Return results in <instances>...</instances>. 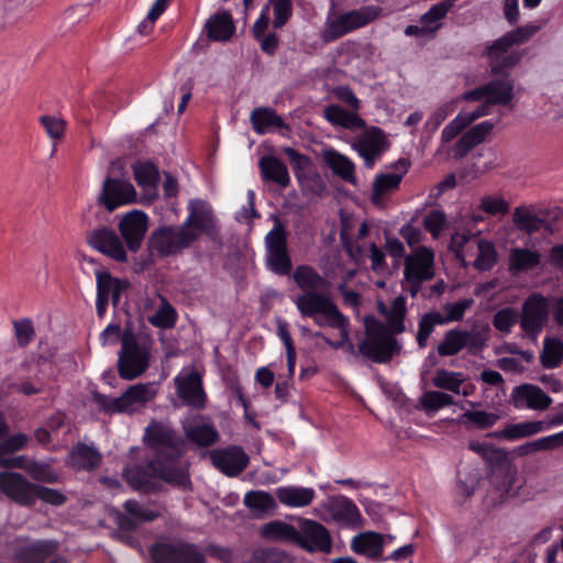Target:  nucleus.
Returning a JSON list of instances; mask_svg holds the SVG:
<instances>
[{
	"mask_svg": "<svg viewBox=\"0 0 563 563\" xmlns=\"http://www.w3.org/2000/svg\"><path fill=\"white\" fill-rule=\"evenodd\" d=\"M143 442L152 450L165 483L180 488L191 485L189 464L183 459L184 441L167 423L152 420L145 428Z\"/></svg>",
	"mask_w": 563,
	"mask_h": 563,
	"instance_id": "1",
	"label": "nucleus"
},
{
	"mask_svg": "<svg viewBox=\"0 0 563 563\" xmlns=\"http://www.w3.org/2000/svg\"><path fill=\"white\" fill-rule=\"evenodd\" d=\"M294 303L301 317L311 318L316 324L320 327L328 325L333 329H338L340 332L339 341H331L321 332H316V338H321L329 346L334 350L342 349L346 344L349 350L354 349L353 344L350 343V321L333 302V300L324 292L319 291H307L297 296L294 299Z\"/></svg>",
	"mask_w": 563,
	"mask_h": 563,
	"instance_id": "2",
	"label": "nucleus"
},
{
	"mask_svg": "<svg viewBox=\"0 0 563 563\" xmlns=\"http://www.w3.org/2000/svg\"><path fill=\"white\" fill-rule=\"evenodd\" d=\"M486 101L472 111H461L442 132L443 142H450L477 119L490 113L492 106H507L515 97V81L509 76L492 79L484 84Z\"/></svg>",
	"mask_w": 563,
	"mask_h": 563,
	"instance_id": "3",
	"label": "nucleus"
},
{
	"mask_svg": "<svg viewBox=\"0 0 563 563\" xmlns=\"http://www.w3.org/2000/svg\"><path fill=\"white\" fill-rule=\"evenodd\" d=\"M0 492L14 503L26 507L33 506L37 499L53 506H60L67 500L62 492L32 483L15 472H0Z\"/></svg>",
	"mask_w": 563,
	"mask_h": 563,
	"instance_id": "4",
	"label": "nucleus"
},
{
	"mask_svg": "<svg viewBox=\"0 0 563 563\" xmlns=\"http://www.w3.org/2000/svg\"><path fill=\"white\" fill-rule=\"evenodd\" d=\"M538 25H523L512 31L507 32L505 35L494 41L487 46V56L492 73L494 74H506L508 69L516 66L522 57V54L514 49V46H518L528 40H530L538 31Z\"/></svg>",
	"mask_w": 563,
	"mask_h": 563,
	"instance_id": "5",
	"label": "nucleus"
},
{
	"mask_svg": "<svg viewBox=\"0 0 563 563\" xmlns=\"http://www.w3.org/2000/svg\"><path fill=\"white\" fill-rule=\"evenodd\" d=\"M121 344L118 360L119 374L124 379H134L148 367L153 340L147 334L125 330L122 333Z\"/></svg>",
	"mask_w": 563,
	"mask_h": 563,
	"instance_id": "6",
	"label": "nucleus"
},
{
	"mask_svg": "<svg viewBox=\"0 0 563 563\" xmlns=\"http://www.w3.org/2000/svg\"><path fill=\"white\" fill-rule=\"evenodd\" d=\"M382 12L378 5H364L344 13H330L327 16L321 38L324 43L333 42L345 34L364 27L375 21Z\"/></svg>",
	"mask_w": 563,
	"mask_h": 563,
	"instance_id": "7",
	"label": "nucleus"
},
{
	"mask_svg": "<svg viewBox=\"0 0 563 563\" xmlns=\"http://www.w3.org/2000/svg\"><path fill=\"white\" fill-rule=\"evenodd\" d=\"M365 339L358 344L360 353L375 363H387L400 350L386 325L375 318L365 319Z\"/></svg>",
	"mask_w": 563,
	"mask_h": 563,
	"instance_id": "8",
	"label": "nucleus"
},
{
	"mask_svg": "<svg viewBox=\"0 0 563 563\" xmlns=\"http://www.w3.org/2000/svg\"><path fill=\"white\" fill-rule=\"evenodd\" d=\"M474 303L473 298H463L442 306V311L432 310L421 316L418 323L417 343L424 349L437 325H444L463 320L466 310Z\"/></svg>",
	"mask_w": 563,
	"mask_h": 563,
	"instance_id": "9",
	"label": "nucleus"
},
{
	"mask_svg": "<svg viewBox=\"0 0 563 563\" xmlns=\"http://www.w3.org/2000/svg\"><path fill=\"white\" fill-rule=\"evenodd\" d=\"M196 236L180 225H165L154 230L148 240V250L159 257L175 256L189 249Z\"/></svg>",
	"mask_w": 563,
	"mask_h": 563,
	"instance_id": "10",
	"label": "nucleus"
},
{
	"mask_svg": "<svg viewBox=\"0 0 563 563\" xmlns=\"http://www.w3.org/2000/svg\"><path fill=\"white\" fill-rule=\"evenodd\" d=\"M404 277L408 291L417 296L422 284L434 277V252L427 246H419L405 257Z\"/></svg>",
	"mask_w": 563,
	"mask_h": 563,
	"instance_id": "11",
	"label": "nucleus"
},
{
	"mask_svg": "<svg viewBox=\"0 0 563 563\" xmlns=\"http://www.w3.org/2000/svg\"><path fill=\"white\" fill-rule=\"evenodd\" d=\"M265 245L268 269L277 275H288L292 265L287 249L286 231L279 221L275 223L265 236Z\"/></svg>",
	"mask_w": 563,
	"mask_h": 563,
	"instance_id": "12",
	"label": "nucleus"
},
{
	"mask_svg": "<svg viewBox=\"0 0 563 563\" xmlns=\"http://www.w3.org/2000/svg\"><path fill=\"white\" fill-rule=\"evenodd\" d=\"M115 168L122 170L123 165L121 163H112L99 197V201L110 211L120 206L134 202L136 199L133 185L126 179L114 177Z\"/></svg>",
	"mask_w": 563,
	"mask_h": 563,
	"instance_id": "13",
	"label": "nucleus"
},
{
	"mask_svg": "<svg viewBox=\"0 0 563 563\" xmlns=\"http://www.w3.org/2000/svg\"><path fill=\"white\" fill-rule=\"evenodd\" d=\"M283 152L289 158L303 192L321 197L325 192L327 186L322 177L312 169L311 159L289 146L285 147Z\"/></svg>",
	"mask_w": 563,
	"mask_h": 563,
	"instance_id": "14",
	"label": "nucleus"
},
{
	"mask_svg": "<svg viewBox=\"0 0 563 563\" xmlns=\"http://www.w3.org/2000/svg\"><path fill=\"white\" fill-rule=\"evenodd\" d=\"M549 320V302L540 294L529 296L522 303L519 323L523 332L536 339Z\"/></svg>",
	"mask_w": 563,
	"mask_h": 563,
	"instance_id": "15",
	"label": "nucleus"
},
{
	"mask_svg": "<svg viewBox=\"0 0 563 563\" xmlns=\"http://www.w3.org/2000/svg\"><path fill=\"white\" fill-rule=\"evenodd\" d=\"M388 145L384 131L380 128L371 126L355 137L352 147L363 158L364 165L367 168H373Z\"/></svg>",
	"mask_w": 563,
	"mask_h": 563,
	"instance_id": "16",
	"label": "nucleus"
},
{
	"mask_svg": "<svg viewBox=\"0 0 563 563\" xmlns=\"http://www.w3.org/2000/svg\"><path fill=\"white\" fill-rule=\"evenodd\" d=\"M297 544L309 553L329 554L332 551L330 532L321 523L311 519H300Z\"/></svg>",
	"mask_w": 563,
	"mask_h": 563,
	"instance_id": "17",
	"label": "nucleus"
},
{
	"mask_svg": "<svg viewBox=\"0 0 563 563\" xmlns=\"http://www.w3.org/2000/svg\"><path fill=\"white\" fill-rule=\"evenodd\" d=\"M409 167V161L400 158L391 166V172H386L375 177L371 196V200L375 206H383L388 196L399 188Z\"/></svg>",
	"mask_w": 563,
	"mask_h": 563,
	"instance_id": "18",
	"label": "nucleus"
},
{
	"mask_svg": "<svg viewBox=\"0 0 563 563\" xmlns=\"http://www.w3.org/2000/svg\"><path fill=\"white\" fill-rule=\"evenodd\" d=\"M178 397L196 409H202L207 396L202 386L201 375L196 369H184L174 379Z\"/></svg>",
	"mask_w": 563,
	"mask_h": 563,
	"instance_id": "19",
	"label": "nucleus"
},
{
	"mask_svg": "<svg viewBox=\"0 0 563 563\" xmlns=\"http://www.w3.org/2000/svg\"><path fill=\"white\" fill-rule=\"evenodd\" d=\"M188 216L181 225L196 236L201 234L211 235L214 230V216L211 207L203 200L195 199L188 203Z\"/></svg>",
	"mask_w": 563,
	"mask_h": 563,
	"instance_id": "20",
	"label": "nucleus"
},
{
	"mask_svg": "<svg viewBox=\"0 0 563 563\" xmlns=\"http://www.w3.org/2000/svg\"><path fill=\"white\" fill-rule=\"evenodd\" d=\"M87 241L90 246L117 262L124 263L128 260L121 239L111 229L93 230L88 234Z\"/></svg>",
	"mask_w": 563,
	"mask_h": 563,
	"instance_id": "21",
	"label": "nucleus"
},
{
	"mask_svg": "<svg viewBox=\"0 0 563 563\" xmlns=\"http://www.w3.org/2000/svg\"><path fill=\"white\" fill-rule=\"evenodd\" d=\"M510 404L520 410H545L551 406L552 398L537 385L522 384L512 389Z\"/></svg>",
	"mask_w": 563,
	"mask_h": 563,
	"instance_id": "22",
	"label": "nucleus"
},
{
	"mask_svg": "<svg viewBox=\"0 0 563 563\" xmlns=\"http://www.w3.org/2000/svg\"><path fill=\"white\" fill-rule=\"evenodd\" d=\"M210 457L216 468L230 477L241 474L250 462L247 454L240 446L214 450Z\"/></svg>",
	"mask_w": 563,
	"mask_h": 563,
	"instance_id": "23",
	"label": "nucleus"
},
{
	"mask_svg": "<svg viewBox=\"0 0 563 563\" xmlns=\"http://www.w3.org/2000/svg\"><path fill=\"white\" fill-rule=\"evenodd\" d=\"M147 216L143 211L128 212L119 223L121 236L131 252H137L147 231Z\"/></svg>",
	"mask_w": 563,
	"mask_h": 563,
	"instance_id": "24",
	"label": "nucleus"
},
{
	"mask_svg": "<svg viewBox=\"0 0 563 563\" xmlns=\"http://www.w3.org/2000/svg\"><path fill=\"white\" fill-rule=\"evenodd\" d=\"M157 391L155 383H139L130 386L119 396L122 413H133L145 408L156 397Z\"/></svg>",
	"mask_w": 563,
	"mask_h": 563,
	"instance_id": "25",
	"label": "nucleus"
},
{
	"mask_svg": "<svg viewBox=\"0 0 563 563\" xmlns=\"http://www.w3.org/2000/svg\"><path fill=\"white\" fill-rule=\"evenodd\" d=\"M125 514H119L117 523L122 532L134 531L140 523L151 522L161 516L156 509L145 507L134 499H129L123 504Z\"/></svg>",
	"mask_w": 563,
	"mask_h": 563,
	"instance_id": "26",
	"label": "nucleus"
},
{
	"mask_svg": "<svg viewBox=\"0 0 563 563\" xmlns=\"http://www.w3.org/2000/svg\"><path fill=\"white\" fill-rule=\"evenodd\" d=\"M157 466L156 459L153 457L144 465L125 466L123 474L133 488L148 493L155 488L154 479L163 481Z\"/></svg>",
	"mask_w": 563,
	"mask_h": 563,
	"instance_id": "27",
	"label": "nucleus"
},
{
	"mask_svg": "<svg viewBox=\"0 0 563 563\" xmlns=\"http://www.w3.org/2000/svg\"><path fill=\"white\" fill-rule=\"evenodd\" d=\"M253 130L260 134L272 133L276 130L279 131L282 136H288L290 133L289 125L277 112L268 107L255 108L250 115Z\"/></svg>",
	"mask_w": 563,
	"mask_h": 563,
	"instance_id": "28",
	"label": "nucleus"
},
{
	"mask_svg": "<svg viewBox=\"0 0 563 563\" xmlns=\"http://www.w3.org/2000/svg\"><path fill=\"white\" fill-rule=\"evenodd\" d=\"M102 462V454L93 444L78 442L67 454L66 463L76 471L92 472Z\"/></svg>",
	"mask_w": 563,
	"mask_h": 563,
	"instance_id": "29",
	"label": "nucleus"
},
{
	"mask_svg": "<svg viewBox=\"0 0 563 563\" xmlns=\"http://www.w3.org/2000/svg\"><path fill=\"white\" fill-rule=\"evenodd\" d=\"M277 500L289 508H303L309 506L314 497L316 490L311 487L295 485L280 486L275 489Z\"/></svg>",
	"mask_w": 563,
	"mask_h": 563,
	"instance_id": "30",
	"label": "nucleus"
},
{
	"mask_svg": "<svg viewBox=\"0 0 563 563\" xmlns=\"http://www.w3.org/2000/svg\"><path fill=\"white\" fill-rule=\"evenodd\" d=\"M323 507L331 520L341 525H351L360 516L356 505L345 496L330 498Z\"/></svg>",
	"mask_w": 563,
	"mask_h": 563,
	"instance_id": "31",
	"label": "nucleus"
},
{
	"mask_svg": "<svg viewBox=\"0 0 563 563\" xmlns=\"http://www.w3.org/2000/svg\"><path fill=\"white\" fill-rule=\"evenodd\" d=\"M205 30L207 37L211 41H229L235 31L231 13L223 10L210 16L205 24Z\"/></svg>",
	"mask_w": 563,
	"mask_h": 563,
	"instance_id": "32",
	"label": "nucleus"
},
{
	"mask_svg": "<svg viewBox=\"0 0 563 563\" xmlns=\"http://www.w3.org/2000/svg\"><path fill=\"white\" fill-rule=\"evenodd\" d=\"M258 167L263 180L274 183L286 188L290 184V176L287 166L277 157L265 155L258 161Z\"/></svg>",
	"mask_w": 563,
	"mask_h": 563,
	"instance_id": "33",
	"label": "nucleus"
},
{
	"mask_svg": "<svg viewBox=\"0 0 563 563\" xmlns=\"http://www.w3.org/2000/svg\"><path fill=\"white\" fill-rule=\"evenodd\" d=\"M324 118L334 126L344 128L351 131L365 128V121L356 111H347L339 104H330L324 109Z\"/></svg>",
	"mask_w": 563,
	"mask_h": 563,
	"instance_id": "34",
	"label": "nucleus"
},
{
	"mask_svg": "<svg viewBox=\"0 0 563 563\" xmlns=\"http://www.w3.org/2000/svg\"><path fill=\"white\" fill-rule=\"evenodd\" d=\"M261 536L273 542H284L295 545L299 537L297 528L282 520H273L265 523L261 529Z\"/></svg>",
	"mask_w": 563,
	"mask_h": 563,
	"instance_id": "35",
	"label": "nucleus"
},
{
	"mask_svg": "<svg viewBox=\"0 0 563 563\" xmlns=\"http://www.w3.org/2000/svg\"><path fill=\"white\" fill-rule=\"evenodd\" d=\"M512 223L521 232L533 234L545 223L533 206H519L514 209Z\"/></svg>",
	"mask_w": 563,
	"mask_h": 563,
	"instance_id": "36",
	"label": "nucleus"
},
{
	"mask_svg": "<svg viewBox=\"0 0 563 563\" xmlns=\"http://www.w3.org/2000/svg\"><path fill=\"white\" fill-rule=\"evenodd\" d=\"M541 258L542 255L539 251L514 247L509 253V271L512 274H519L534 269L540 265Z\"/></svg>",
	"mask_w": 563,
	"mask_h": 563,
	"instance_id": "37",
	"label": "nucleus"
},
{
	"mask_svg": "<svg viewBox=\"0 0 563 563\" xmlns=\"http://www.w3.org/2000/svg\"><path fill=\"white\" fill-rule=\"evenodd\" d=\"M93 272L97 280V296L111 299L113 305H118L125 283L112 277L109 272L102 271L100 267H95Z\"/></svg>",
	"mask_w": 563,
	"mask_h": 563,
	"instance_id": "38",
	"label": "nucleus"
},
{
	"mask_svg": "<svg viewBox=\"0 0 563 563\" xmlns=\"http://www.w3.org/2000/svg\"><path fill=\"white\" fill-rule=\"evenodd\" d=\"M186 438L199 446H210L219 439V433L212 423L190 422L184 426Z\"/></svg>",
	"mask_w": 563,
	"mask_h": 563,
	"instance_id": "39",
	"label": "nucleus"
},
{
	"mask_svg": "<svg viewBox=\"0 0 563 563\" xmlns=\"http://www.w3.org/2000/svg\"><path fill=\"white\" fill-rule=\"evenodd\" d=\"M324 161L333 174L346 183L355 184V165L345 155L334 151H325Z\"/></svg>",
	"mask_w": 563,
	"mask_h": 563,
	"instance_id": "40",
	"label": "nucleus"
},
{
	"mask_svg": "<svg viewBox=\"0 0 563 563\" xmlns=\"http://www.w3.org/2000/svg\"><path fill=\"white\" fill-rule=\"evenodd\" d=\"M29 441L24 433H16L0 443V465L3 467H22L24 456L7 459L5 455L23 449Z\"/></svg>",
	"mask_w": 563,
	"mask_h": 563,
	"instance_id": "41",
	"label": "nucleus"
},
{
	"mask_svg": "<svg viewBox=\"0 0 563 563\" xmlns=\"http://www.w3.org/2000/svg\"><path fill=\"white\" fill-rule=\"evenodd\" d=\"M55 550L49 541H38L20 548L14 556L20 563H44L45 559Z\"/></svg>",
	"mask_w": 563,
	"mask_h": 563,
	"instance_id": "42",
	"label": "nucleus"
},
{
	"mask_svg": "<svg viewBox=\"0 0 563 563\" xmlns=\"http://www.w3.org/2000/svg\"><path fill=\"white\" fill-rule=\"evenodd\" d=\"M468 331L461 329H451L444 333L437 351L440 356H453L466 347Z\"/></svg>",
	"mask_w": 563,
	"mask_h": 563,
	"instance_id": "43",
	"label": "nucleus"
},
{
	"mask_svg": "<svg viewBox=\"0 0 563 563\" xmlns=\"http://www.w3.org/2000/svg\"><path fill=\"white\" fill-rule=\"evenodd\" d=\"M545 428L547 424L543 421H526L508 424L501 431H499L497 435L509 441H515L538 434L544 431Z\"/></svg>",
	"mask_w": 563,
	"mask_h": 563,
	"instance_id": "44",
	"label": "nucleus"
},
{
	"mask_svg": "<svg viewBox=\"0 0 563 563\" xmlns=\"http://www.w3.org/2000/svg\"><path fill=\"white\" fill-rule=\"evenodd\" d=\"M540 361L545 368L559 367L563 361V341L555 336H545Z\"/></svg>",
	"mask_w": 563,
	"mask_h": 563,
	"instance_id": "45",
	"label": "nucleus"
},
{
	"mask_svg": "<svg viewBox=\"0 0 563 563\" xmlns=\"http://www.w3.org/2000/svg\"><path fill=\"white\" fill-rule=\"evenodd\" d=\"M516 472L510 466H497L493 468L489 482L500 498L511 492Z\"/></svg>",
	"mask_w": 563,
	"mask_h": 563,
	"instance_id": "46",
	"label": "nucleus"
},
{
	"mask_svg": "<svg viewBox=\"0 0 563 563\" xmlns=\"http://www.w3.org/2000/svg\"><path fill=\"white\" fill-rule=\"evenodd\" d=\"M36 482L48 484L58 483L60 475L55 471L48 462L32 461L27 464L22 462V467Z\"/></svg>",
	"mask_w": 563,
	"mask_h": 563,
	"instance_id": "47",
	"label": "nucleus"
},
{
	"mask_svg": "<svg viewBox=\"0 0 563 563\" xmlns=\"http://www.w3.org/2000/svg\"><path fill=\"white\" fill-rule=\"evenodd\" d=\"M294 280L303 292L316 291L324 283L317 271L308 265H300L295 269Z\"/></svg>",
	"mask_w": 563,
	"mask_h": 563,
	"instance_id": "48",
	"label": "nucleus"
},
{
	"mask_svg": "<svg viewBox=\"0 0 563 563\" xmlns=\"http://www.w3.org/2000/svg\"><path fill=\"white\" fill-rule=\"evenodd\" d=\"M177 311L164 297L156 312L147 318L148 322L159 329H172L177 322Z\"/></svg>",
	"mask_w": 563,
	"mask_h": 563,
	"instance_id": "49",
	"label": "nucleus"
},
{
	"mask_svg": "<svg viewBox=\"0 0 563 563\" xmlns=\"http://www.w3.org/2000/svg\"><path fill=\"white\" fill-rule=\"evenodd\" d=\"M406 300L402 297H397L387 313V331L388 333L399 334L406 330L405 318H406Z\"/></svg>",
	"mask_w": 563,
	"mask_h": 563,
	"instance_id": "50",
	"label": "nucleus"
},
{
	"mask_svg": "<svg viewBox=\"0 0 563 563\" xmlns=\"http://www.w3.org/2000/svg\"><path fill=\"white\" fill-rule=\"evenodd\" d=\"M352 547L354 551L368 556H379L383 553L382 537L377 533H364L354 538Z\"/></svg>",
	"mask_w": 563,
	"mask_h": 563,
	"instance_id": "51",
	"label": "nucleus"
},
{
	"mask_svg": "<svg viewBox=\"0 0 563 563\" xmlns=\"http://www.w3.org/2000/svg\"><path fill=\"white\" fill-rule=\"evenodd\" d=\"M465 382L463 373L446 369H438L432 378V384L442 389H446L460 395L461 387Z\"/></svg>",
	"mask_w": 563,
	"mask_h": 563,
	"instance_id": "52",
	"label": "nucleus"
},
{
	"mask_svg": "<svg viewBox=\"0 0 563 563\" xmlns=\"http://www.w3.org/2000/svg\"><path fill=\"white\" fill-rule=\"evenodd\" d=\"M499 420V416L494 412L483 410H468L462 413L457 421L465 427L473 424L479 429H487L493 427Z\"/></svg>",
	"mask_w": 563,
	"mask_h": 563,
	"instance_id": "53",
	"label": "nucleus"
},
{
	"mask_svg": "<svg viewBox=\"0 0 563 563\" xmlns=\"http://www.w3.org/2000/svg\"><path fill=\"white\" fill-rule=\"evenodd\" d=\"M455 0H443L433 4L420 19L423 27L428 30H437L438 22L442 20L453 8Z\"/></svg>",
	"mask_w": 563,
	"mask_h": 563,
	"instance_id": "54",
	"label": "nucleus"
},
{
	"mask_svg": "<svg viewBox=\"0 0 563 563\" xmlns=\"http://www.w3.org/2000/svg\"><path fill=\"white\" fill-rule=\"evenodd\" d=\"M133 170L134 178L139 186H141L144 189L155 188L158 181L159 173L154 164L150 162L136 164L133 167Z\"/></svg>",
	"mask_w": 563,
	"mask_h": 563,
	"instance_id": "55",
	"label": "nucleus"
},
{
	"mask_svg": "<svg viewBox=\"0 0 563 563\" xmlns=\"http://www.w3.org/2000/svg\"><path fill=\"white\" fill-rule=\"evenodd\" d=\"M478 255L473 266L478 271H489L497 262L495 245L487 240H479L477 243Z\"/></svg>",
	"mask_w": 563,
	"mask_h": 563,
	"instance_id": "56",
	"label": "nucleus"
},
{
	"mask_svg": "<svg viewBox=\"0 0 563 563\" xmlns=\"http://www.w3.org/2000/svg\"><path fill=\"white\" fill-rule=\"evenodd\" d=\"M420 404L426 411L435 412L441 408L453 405L454 401L453 397L449 394L430 390L422 395Z\"/></svg>",
	"mask_w": 563,
	"mask_h": 563,
	"instance_id": "57",
	"label": "nucleus"
},
{
	"mask_svg": "<svg viewBox=\"0 0 563 563\" xmlns=\"http://www.w3.org/2000/svg\"><path fill=\"white\" fill-rule=\"evenodd\" d=\"M247 563H294L290 555L277 549H258Z\"/></svg>",
	"mask_w": 563,
	"mask_h": 563,
	"instance_id": "58",
	"label": "nucleus"
},
{
	"mask_svg": "<svg viewBox=\"0 0 563 563\" xmlns=\"http://www.w3.org/2000/svg\"><path fill=\"white\" fill-rule=\"evenodd\" d=\"M244 504L250 509L263 512L276 507L275 498L266 492H249L244 496Z\"/></svg>",
	"mask_w": 563,
	"mask_h": 563,
	"instance_id": "59",
	"label": "nucleus"
},
{
	"mask_svg": "<svg viewBox=\"0 0 563 563\" xmlns=\"http://www.w3.org/2000/svg\"><path fill=\"white\" fill-rule=\"evenodd\" d=\"M150 553L155 563H175L177 542H155L151 547Z\"/></svg>",
	"mask_w": 563,
	"mask_h": 563,
	"instance_id": "60",
	"label": "nucleus"
},
{
	"mask_svg": "<svg viewBox=\"0 0 563 563\" xmlns=\"http://www.w3.org/2000/svg\"><path fill=\"white\" fill-rule=\"evenodd\" d=\"M175 563H205V555L196 544L177 542Z\"/></svg>",
	"mask_w": 563,
	"mask_h": 563,
	"instance_id": "61",
	"label": "nucleus"
},
{
	"mask_svg": "<svg viewBox=\"0 0 563 563\" xmlns=\"http://www.w3.org/2000/svg\"><path fill=\"white\" fill-rule=\"evenodd\" d=\"M269 8H273L275 29L283 27L290 16L292 15V1L291 0H268Z\"/></svg>",
	"mask_w": 563,
	"mask_h": 563,
	"instance_id": "62",
	"label": "nucleus"
},
{
	"mask_svg": "<svg viewBox=\"0 0 563 563\" xmlns=\"http://www.w3.org/2000/svg\"><path fill=\"white\" fill-rule=\"evenodd\" d=\"M517 322H519V314L509 307L498 310L493 318V325L504 333H509Z\"/></svg>",
	"mask_w": 563,
	"mask_h": 563,
	"instance_id": "63",
	"label": "nucleus"
},
{
	"mask_svg": "<svg viewBox=\"0 0 563 563\" xmlns=\"http://www.w3.org/2000/svg\"><path fill=\"white\" fill-rule=\"evenodd\" d=\"M13 328L19 346L26 347L35 339V328L31 319L13 321Z\"/></svg>",
	"mask_w": 563,
	"mask_h": 563,
	"instance_id": "64",
	"label": "nucleus"
}]
</instances>
